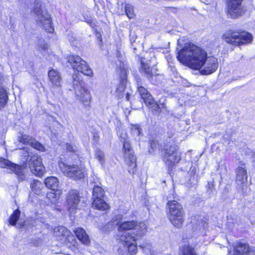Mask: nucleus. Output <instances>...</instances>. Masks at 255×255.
<instances>
[{
  "mask_svg": "<svg viewBox=\"0 0 255 255\" xmlns=\"http://www.w3.org/2000/svg\"><path fill=\"white\" fill-rule=\"evenodd\" d=\"M177 58L179 61L186 63L190 68L199 70L201 75H207L215 72L218 67L217 59L213 56H207V52L193 43H189L178 52Z\"/></svg>",
  "mask_w": 255,
  "mask_h": 255,
  "instance_id": "nucleus-1",
  "label": "nucleus"
},
{
  "mask_svg": "<svg viewBox=\"0 0 255 255\" xmlns=\"http://www.w3.org/2000/svg\"><path fill=\"white\" fill-rule=\"evenodd\" d=\"M27 165L33 174L39 177L43 175L45 168L41 157L36 154L31 156L27 163H23L22 165H18L0 157V167L6 168L13 172L19 182H23L28 179V175L26 172Z\"/></svg>",
  "mask_w": 255,
  "mask_h": 255,
  "instance_id": "nucleus-2",
  "label": "nucleus"
},
{
  "mask_svg": "<svg viewBox=\"0 0 255 255\" xmlns=\"http://www.w3.org/2000/svg\"><path fill=\"white\" fill-rule=\"evenodd\" d=\"M174 191H170L169 195L167 197L168 202L166 204L168 210V217L171 224L177 228L182 227L184 222V213L182 206L177 201L172 200L174 198Z\"/></svg>",
  "mask_w": 255,
  "mask_h": 255,
  "instance_id": "nucleus-3",
  "label": "nucleus"
},
{
  "mask_svg": "<svg viewBox=\"0 0 255 255\" xmlns=\"http://www.w3.org/2000/svg\"><path fill=\"white\" fill-rule=\"evenodd\" d=\"M32 11L35 19L46 31L52 33L54 28L51 25V19L43 3L40 0H35Z\"/></svg>",
  "mask_w": 255,
  "mask_h": 255,
  "instance_id": "nucleus-4",
  "label": "nucleus"
},
{
  "mask_svg": "<svg viewBox=\"0 0 255 255\" xmlns=\"http://www.w3.org/2000/svg\"><path fill=\"white\" fill-rule=\"evenodd\" d=\"M222 38L227 43L235 46L250 43L253 39V35L249 32L234 30L226 31L223 34Z\"/></svg>",
  "mask_w": 255,
  "mask_h": 255,
  "instance_id": "nucleus-5",
  "label": "nucleus"
},
{
  "mask_svg": "<svg viewBox=\"0 0 255 255\" xmlns=\"http://www.w3.org/2000/svg\"><path fill=\"white\" fill-rule=\"evenodd\" d=\"M73 87L77 99L82 102L84 106H88L91 100L89 91L85 87L84 82L80 79L79 74L74 73L72 75Z\"/></svg>",
  "mask_w": 255,
  "mask_h": 255,
  "instance_id": "nucleus-6",
  "label": "nucleus"
},
{
  "mask_svg": "<svg viewBox=\"0 0 255 255\" xmlns=\"http://www.w3.org/2000/svg\"><path fill=\"white\" fill-rule=\"evenodd\" d=\"M120 140L123 143V150L124 157L127 164L128 165V171L130 173L133 174L136 170V158L133 154V150L131 144L127 139V135L125 133L120 136Z\"/></svg>",
  "mask_w": 255,
  "mask_h": 255,
  "instance_id": "nucleus-7",
  "label": "nucleus"
},
{
  "mask_svg": "<svg viewBox=\"0 0 255 255\" xmlns=\"http://www.w3.org/2000/svg\"><path fill=\"white\" fill-rule=\"evenodd\" d=\"M119 232H125L132 230L133 236L141 237L144 236L146 232V225L143 222L138 223L134 221L119 222L117 223Z\"/></svg>",
  "mask_w": 255,
  "mask_h": 255,
  "instance_id": "nucleus-8",
  "label": "nucleus"
},
{
  "mask_svg": "<svg viewBox=\"0 0 255 255\" xmlns=\"http://www.w3.org/2000/svg\"><path fill=\"white\" fill-rule=\"evenodd\" d=\"M68 61L73 69L83 74L91 76L93 75L92 70L79 56L72 55L68 57Z\"/></svg>",
  "mask_w": 255,
  "mask_h": 255,
  "instance_id": "nucleus-9",
  "label": "nucleus"
},
{
  "mask_svg": "<svg viewBox=\"0 0 255 255\" xmlns=\"http://www.w3.org/2000/svg\"><path fill=\"white\" fill-rule=\"evenodd\" d=\"M181 159L180 154L178 151V148L175 145L167 146L164 149L163 160L169 167L174 166Z\"/></svg>",
  "mask_w": 255,
  "mask_h": 255,
  "instance_id": "nucleus-10",
  "label": "nucleus"
},
{
  "mask_svg": "<svg viewBox=\"0 0 255 255\" xmlns=\"http://www.w3.org/2000/svg\"><path fill=\"white\" fill-rule=\"evenodd\" d=\"M243 0H228L227 2V13L233 19L237 18L244 13L242 5Z\"/></svg>",
  "mask_w": 255,
  "mask_h": 255,
  "instance_id": "nucleus-11",
  "label": "nucleus"
},
{
  "mask_svg": "<svg viewBox=\"0 0 255 255\" xmlns=\"http://www.w3.org/2000/svg\"><path fill=\"white\" fill-rule=\"evenodd\" d=\"M66 200L68 211L71 214L74 213L80 201L79 192L75 189L70 190L67 195Z\"/></svg>",
  "mask_w": 255,
  "mask_h": 255,
  "instance_id": "nucleus-12",
  "label": "nucleus"
},
{
  "mask_svg": "<svg viewBox=\"0 0 255 255\" xmlns=\"http://www.w3.org/2000/svg\"><path fill=\"white\" fill-rule=\"evenodd\" d=\"M141 66L139 68V71L144 74L153 84H157L158 82L156 81V78L159 76L154 71L155 68L154 67H150L148 63L145 62L143 59L140 61ZM157 70V69H156Z\"/></svg>",
  "mask_w": 255,
  "mask_h": 255,
  "instance_id": "nucleus-13",
  "label": "nucleus"
},
{
  "mask_svg": "<svg viewBox=\"0 0 255 255\" xmlns=\"http://www.w3.org/2000/svg\"><path fill=\"white\" fill-rule=\"evenodd\" d=\"M138 236H133L129 234H126L122 235L119 239L122 242H123L124 246L128 248V251L131 255L136 254L137 252L136 244L131 242H135L138 240Z\"/></svg>",
  "mask_w": 255,
  "mask_h": 255,
  "instance_id": "nucleus-14",
  "label": "nucleus"
},
{
  "mask_svg": "<svg viewBox=\"0 0 255 255\" xmlns=\"http://www.w3.org/2000/svg\"><path fill=\"white\" fill-rule=\"evenodd\" d=\"M233 248L235 255H254L255 254V247H250L247 243L237 242Z\"/></svg>",
  "mask_w": 255,
  "mask_h": 255,
  "instance_id": "nucleus-15",
  "label": "nucleus"
},
{
  "mask_svg": "<svg viewBox=\"0 0 255 255\" xmlns=\"http://www.w3.org/2000/svg\"><path fill=\"white\" fill-rule=\"evenodd\" d=\"M62 170L66 176L75 180L80 179L84 177V173L82 170L75 165L72 166L65 165Z\"/></svg>",
  "mask_w": 255,
  "mask_h": 255,
  "instance_id": "nucleus-16",
  "label": "nucleus"
},
{
  "mask_svg": "<svg viewBox=\"0 0 255 255\" xmlns=\"http://www.w3.org/2000/svg\"><path fill=\"white\" fill-rule=\"evenodd\" d=\"M248 175L245 164L240 161L239 165L236 170V181L237 184L242 188L247 182Z\"/></svg>",
  "mask_w": 255,
  "mask_h": 255,
  "instance_id": "nucleus-17",
  "label": "nucleus"
},
{
  "mask_svg": "<svg viewBox=\"0 0 255 255\" xmlns=\"http://www.w3.org/2000/svg\"><path fill=\"white\" fill-rule=\"evenodd\" d=\"M193 239H189L187 243L182 245L179 248V254L180 255H197L194 248L190 245L192 244Z\"/></svg>",
  "mask_w": 255,
  "mask_h": 255,
  "instance_id": "nucleus-18",
  "label": "nucleus"
},
{
  "mask_svg": "<svg viewBox=\"0 0 255 255\" xmlns=\"http://www.w3.org/2000/svg\"><path fill=\"white\" fill-rule=\"evenodd\" d=\"M141 79L139 78L137 79L136 85L137 91L141 98L143 100L144 103L152 97L150 93L143 86Z\"/></svg>",
  "mask_w": 255,
  "mask_h": 255,
  "instance_id": "nucleus-19",
  "label": "nucleus"
},
{
  "mask_svg": "<svg viewBox=\"0 0 255 255\" xmlns=\"http://www.w3.org/2000/svg\"><path fill=\"white\" fill-rule=\"evenodd\" d=\"M48 78L52 84L56 87L61 86L62 78L60 74L55 70L52 69L48 72Z\"/></svg>",
  "mask_w": 255,
  "mask_h": 255,
  "instance_id": "nucleus-20",
  "label": "nucleus"
},
{
  "mask_svg": "<svg viewBox=\"0 0 255 255\" xmlns=\"http://www.w3.org/2000/svg\"><path fill=\"white\" fill-rule=\"evenodd\" d=\"M74 233L77 238L84 245H88L90 242L89 236L85 230L82 228H77L74 230Z\"/></svg>",
  "mask_w": 255,
  "mask_h": 255,
  "instance_id": "nucleus-21",
  "label": "nucleus"
},
{
  "mask_svg": "<svg viewBox=\"0 0 255 255\" xmlns=\"http://www.w3.org/2000/svg\"><path fill=\"white\" fill-rule=\"evenodd\" d=\"M204 218L201 216H196L192 218L191 223L195 229L200 230L202 228H205V221H203Z\"/></svg>",
  "mask_w": 255,
  "mask_h": 255,
  "instance_id": "nucleus-22",
  "label": "nucleus"
},
{
  "mask_svg": "<svg viewBox=\"0 0 255 255\" xmlns=\"http://www.w3.org/2000/svg\"><path fill=\"white\" fill-rule=\"evenodd\" d=\"M93 203L92 206L93 207L101 210H106L109 208V205L104 200L103 198H96V199H92Z\"/></svg>",
  "mask_w": 255,
  "mask_h": 255,
  "instance_id": "nucleus-23",
  "label": "nucleus"
},
{
  "mask_svg": "<svg viewBox=\"0 0 255 255\" xmlns=\"http://www.w3.org/2000/svg\"><path fill=\"white\" fill-rule=\"evenodd\" d=\"M44 183L47 188L55 190L59 185V181L56 177L51 176L45 179Z\"/></svg>",
  "mask_w": 255,
  "mask_h": 255,
  "instance_id": "nucleus-24",
  "label": "nucleus"
},
{
  "mask_svg": "<svg viewBox=\"0 0 255 255\" xmlns=\"http://www.w3.org/2000/svg\"><path fill=\"white\" fill-rule=\"evenodd\" d=\"M145 105L150 108L151 110L160 113V109L159 104L154 100L153 97L148 99V100L145 102ZM161 108H164L165 106L164 104H161Z\"/></svg>",
  "mask_w": 255,
  "mask_h": 255,
  "instance_id": "nucleus-25",
  "label": "nucleus"
},
{
  "mask_svg": "<svg viewBox=\"0 0 255 255\" xmlns=\"http://www.w3.org/2000/svg\"><path fill=\"white\" fill-rule=\"evenodd\" d=\"M8 95L5 87L0 85V109L4 107L7 104Z\"/></svg>",
  "mask_w": 255,
  "mask_h": 255,
  "instance_id": "nucleus-26",
  "label": "nucleus"
},
{
  "mask_svg": "<svg viewBox=\"0 0 255 255\" xmlns=\"http://www.w3.org/2000/svg\"><path fill=\"white\" fill-rule=\"evenodd\" d=\"M105 191L98 185H94L93 188L92 199L104 198Z\"/></svg>",
  "mask_w": 255,
  "mask_h": 255,
  "instance_id": "nucleus-27",
  "label": "nucleus"
},
{
  "mask_svg": "<svg viewBox=\"0 0 255 255\" xmlns=\"http://www.w3.org/2000/svg\"><path fill=\"white\" fill-rule=\"evenodd\" d=\"M195 170L194 169L190 171L191 177L187 182V186L190 188L195 187L198 183V176L195 174Z\"/></svg>",
  "mask_w": 255,
  "mask_h": 255,
  "instance_id": "nucleus-28",
  "label": "nucleus"
},
{
  "mask_svg": "<svg viewBox=\"0 0 255 255\" xmlns=\"http://www.w3.org/2000/svg\"><path fill=\"white\" fill-rule=\"evenodd\" d=\"M17 141L23 144L30 145L31 142L33 141V138L28 135L20 133L17 136Z\"/></svg>",
  "mask_w": 255,
  "mask_h": 255,
  "instance_id": "nucleus-29",
  "label": "nucleus"
},
{
  "mask_svg": "<svg viewBox=\"0 0 255 255\" xmlns=\"http://www.w3.org/2000/svg\"><path fill=\"white\" fill-rule=\"evenodd\" d=\"M42 184L37 180H33L30 183V188L32 191L36 194H39L40 192Z\"/></svg>",
  "mask_w": 255,
  "mask_h": 255,
  "instance_id": "nucleus-30",
  "label": "nucleus"
},
{
  "mask_svg": "<svg viewBox=\"0 0 255 255\" xmlns=\"http://www.w3.org/2000/svg\"><path fill=\"white\" fill-rule=\"evenodd\" d=\"M20 215V212L18 209L15 210L10 216L8 221L12 226H15Z\"/></svg>",
  "mask_w": 255,
  "mask_h": 255,
  "instance_id": "nucleus-31",
  "label": "nucleus"
},
{
  "mask_svg": "<svg viewBox=\"0 0 255 255\" xmlns=\"http://www.w3.org/2000/svg\"><path fill=\"white\" fill-rule=\"evenodd\" d=\"M125 9L126 14L129 19L133 18L135 17L133 7L131 5L126 3Z\"/></svg>",
  "mask_w": 255,
  "mask_h": 255,
  "instance_id": "nucleus-32",
  "label": "nucleus"
},
{
  "mask_svg": "<svg viewBox=\"0 0 255 255\" xmlns=\"http://www.w3.org/2000/svg\"><path fill=\"white\" fill-rule=\"evenodd\" d=\"M95 157L100 161L101 164L105 163L104 153L99 148H97L95 150Z\"/></svg>",
  "mask_w": 255,
  "mask_h": 255,
  "instance_id": "nucleus-33",
  "label": "nucleus"
},
{
  "mask_svg": "<svg viewBox=\"0 0 255 255\" xmlns=\"http://www.w3.org/2000/svg\"><path fill=\"white\" fill-rule=\"evenodd\" d=\"M130 130L131 134L135 138L138 137L141 132V128L137 125H132Z\"/></svg>",
  "mask_w": 255,
  "mask_h": 255,
  "instance_id": "nucleus-34",
  "label": "nucleus"
},
{
  "mask_svg": "<svg viewBox=\"0 0 255 255\" xmlns=\"http://www.w3.org/2000/svg\"><path fill=\"white\" fill-rule=\"evenodd\" d=\"M54 232H59L60 234L63 237L70 234V232L63 226H59L55 228L54 229Z\"/></svg>",
  "mask_w": 255,
  "mask_h": 255,
  "instance_id": "nucleus-35",
  "label": "nucleus"
},
{
  "mask_svg": "<svg viewBox=\"0 0 255 255\" xmlns=\"http://www.w3.org/2000/svg\"><path fill=\"white\" fill-rule=\"evenodd\" d=\"M30 145L34 148L36 149L39 151H42L44 150V146L40 142L36 141L34 138H33V141L31 142Z\"/></svg>",
  "mask_w": 255,
  "mask_h": 255,
  "instance_id": "nucleus-36",
  "label": "nucleus"
},
{
  "mask_svg": "<svg viewBox=\"0 0 255 255\" xmlns=\"http://www.w3.org/2000/svg\"><path fill=\"white\" fill-rule=\"evenodd\" d=\"M150 145L151 149H152L153 151L156 149L160 150L161 148V146L159 143L158 141L156 139H150Z\"/></svg>",
  "mask_w": 255,
  "mask_h": 255,
  "instance_id": "nucleus-37",
  "label": "nucleus"
},
{
  "mask_svg": "<svg viewBox=\"0 0 255 255\" xmlns=\"http://www.w3.org/2000/svg\"><path fill=\"white\" fill-rule=\"evenodd\" d=\"M215 185L214 181H210L208 182L207 185H206L207 192L209 194H211L212 193L215 189Z\"/></svg>",
  "mask_w": 255,
  "mask_h": 255,
  "instance_id": "nucleus-38",
  "label": "nucleus"
},
{
  "mask_svg": "<svg viewBox=\"0 0 255 255\" xmlns=\"http://www.w3.org/2000/svg\"><path fill=\"white\" fill-rule=\"evenodd\" d=\"M139 247L143 250V251L145 253L148 254L150 253V247L151 246L147 243H144L140 245Z\"/></svg>",
  "mask_w": 255,
  "mask_h": 255,
  "instance_id": "nucleus-39",
  "label": "nucleus"
},
{
  "mask_svg": "<svg viewBox=\"0 0 255 255\" xmlns=\"http://www.w3.org/2000/svg\"><path fill=\"white\" fill-rule=\"evenodd\" d=\"M65 237H66V239L68 241V242H70L73 245L75 243V238H74V236H73V235L71 234V232H70V234L67 235Z\"/></svg>",
  "mask_w": 255,
  "mask_h": 255,
  "instance_id": "nucleus-40",
  "label": "nucleus"
},
{
  "mask_svg": "<svg viewBox=\"0 0 255 255\" xmlns=\"http://www.w3.org/2000/svg\"><path fill=\"white\" fill-rule=\"evenodd\" d=\"M40 47L42 50H46L47 48V45L46 44L43 43L40 45Z\"/></svg>",
  "mask_w": 255,
  "mask_h": 255,
  "instance_id": "nucleus-41",
  "label": "nucleus"
},
{
  "mask_svg": "<svg viewBox=\"0 0 255 255\" xmlns=\"http://www.w3.org/2000/svg\"><path fill=\"white\" fill-rule=\"evenodd\" d=\"M67 149L70 151H73V147L70 145H67Z\"/></svg>",
  "mask_w": 255,
  "mask_h": 255,
  "instance_id": "nucleus-42",
  "label": "nucleus"
},
{
  "mask_svg": "<svg viewBox=\"0 0 255 255\" xmlns=\"http://www.w3.org/2000/svg\"><path fill=\"white\" fill-rule=\"evenodd\" d=\"M125 90V87H123V86H121V87H119L118 89H117V91L119 90L120 91H123Z\"/></svg>",
  "mask_w": 255,
  "mask_h": 255,
  "instance_id": "nucleus-43",
  "label": "nucleus"
},
{
  "mask_svg": "<svg viewBox=\"0 0 255 255\" xmlns=\"http://www.w3.org/2000/svg\"><path fill=\"white\" fill-rule=\"evenodd\" d=\"M130 98V94L129 93H127L126 96V98L127 101H129Z\"/></svg>",
  "mask_w": 255,
  "mask_h": 255,
  "instance_id": "nucleus-44",
  "label": "nucleus"
},
{
  "mask_svg": "<svg viewBox=\"0 0 255 255\" xmlns=\"http://www.w3.org/2000/svg\"><path fill=\"white\" fill-rule=\"evenodd\" d=\"M87 22H88V23H90V24L92 23L91 20L90 19H88L87 20Z\"/></svg>",
  "mask_w": 255,
  "mask_h": 255,
  "instance_id": "nucleus-45",
  "label": "nucleus"
},
{
  "mask_svg": "<svg viewBox=\"0 0 255 255\" xmlns=\"http://www.w3.org/2000/svg\"><path fill=\"white\" fill-rule=\"evenodd\" d=\"M243 57V55L241 56V59H242Z\"/></svg>",
  "mask_w": 255,
  "mask_h": 255,
  "instance_id": "nucleus-46",
  "label": "nucleus"
}]
</instances>
